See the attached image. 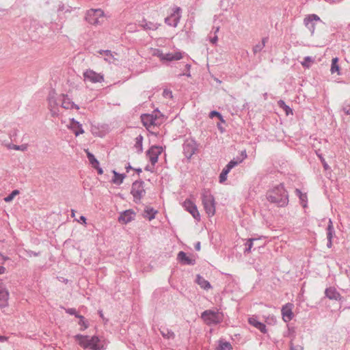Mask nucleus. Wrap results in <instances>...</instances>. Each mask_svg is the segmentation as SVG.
Segmentation results:
<instances>
[{
	"label": "nucleus",
	"instance_id": "obj_1",
	"mask_svg": "<svg viewBox=\"0 0 350 350\" xmlns=\"http://www.w3.org/2000/svg\"><path fill=\"white\" fill-rule=\"evenodd\" d=\"M267 200L278 207H284L288 204V194L283 184H280L267 192Z\"/></svg>",
	"mask_w": 350,
	"mask_h": 350
},
{
	"label": "nucleus",
	"instance_id": "obj_2",
	"mask_svg": "<svg viewBox=\"0 0 350 350\" xmlns=\"http://www.w3.org/2000/svg\"><path fill=\"white\" fill-rule=\"evenodd\" d=\"M75 338L79 345L85 349L101 350L103 348L101 340L97 336H90L77 334Z\"/></svg>",
	"mask_w": 350,
	"mask_h": 350
},
{
	"label": "nucleus",
	"instance_id": "obj_3",
	"mask_svg": "<svg viewBox=\"0 0 350 350\" xmlns=\"http://www.w3.org/2000/svg\"><path fill=\"white\" fill-rule=\"evenodd\" d=\"M201 198L204 208L209 217L215 213V201L210 190L203 189L201 193Z\"/></svg>",
	"mask_w": 350,
	"mask_h": 350
},
{
	"label": "nucleus",
	"instance_id": "obj_4",
	"mask_svg": "<svg viewBox=\"0 0 350 350\" xmlns=\"http://www.w3.org/2000/svg\"><path fill=\"white\" fill-rule=\"evenodd\" d=\"M201 318L206 325H217L222 321V317L217 312L211 310L204 311L201 314Z\"/></svg>",
	"mask_w": 350,
	"mask_h": 350
},
{
	"label": "nucleus",
	"instance_id": "obj_5",
	"mask_svg": "<svg viewBox=\"0 0 350 350\" xmlns=\"http://www.w3.org/2000/svg\"><path fill=\"white\" fill-rule=\"evenodd\" d=\"M183 148L185 156L189 159L197 152L198 144L193 139L188 138L184 142Z\"/></svg>",
	"mask_w": 350,
	"mask_h": 350
},
{
	"label": "nucleus",
	"instance_id": "obj_6",
	"mask_svg": "<svg viewBox=\"0 0 350 350\" xmlns=\"http://www.w3.org/2000/svg\"><path fill=\"white\" fill-rule=\"evenodd\" d=\"M144 185V182L142 180H136L132 184L131 193L135 202L140 201L146 193Z\"/></svg>",
	"mask_w": 350,
	"mask_h": 350
},
{
	"label": "nucleus",
	"instance_id": "obj_7",
	"mask_svg": "<svg viewBox=\"0 0 350 350\" xmlns=\"http://www.w3.org/2000/svg\"><path fill=\"white\" fill-rule=\"evenodd\" d=\"M104 16V12L101 9H90L87 11L85 20L91 25H98L99 18Z\"/></svg>",
	"mask_w": 350,
	"mask_h": 350
},
{
	"label": "nucleus",
	"instance_id": "obj_8",
	"mask_svg": "<svg viewBox=\"0 0 350 350\" xmlns=\"http://www.w3.org/2000/svg\"><path fill=\"white\" fill-rule=\"evenodd\" d=\"M162 152L163 148L159 146H152L146 152V155L149 157L150 161L153 166L157 163L159 156Z\"/></svg>",
	"mask_w": 350,
	"mask_h": 350
},
{
	"label": "nucleus",
	"instance_id": "obj_9",
	"mask_svg": "<svg viewBox=\"0 0 350 350\" xmlns=\"http://www.w3.org/2000/svg\"><path fill=\"white\" fill-rule=\"evenodd\" d=\"M83 77L85 81L92 83H100L104 81L103 75L90 69L83 72Z\"/></svg>",
	"mask_w": 350,
	"mask_h": 350
},
{
	"label": "nucleus",
	"instance_id": "obj_10",
	"mask_svg": "<svg viewBox=\"0 0 350 350\" xmlns=\"http://www.w3.org/2000/svg\"><path fill=\"white\" fill-rule=\"evenodd\" d=\"M183 207L197 220L200 219V215L196 205L189 199H186L183 204Z\"/></svg>",
	"mask_w": 350,
	"mask_h": 350
},
{
	"label": "nucleus",
	"instance_id": "obj_11",
	"mask_svg": "<svg viewBox=\"0 0 350 350\" xmlns=\"http://www.w3.org/2000/svg\"><path fill=\"white\" fill-rule=\"evenodd\" d=\"M180 10L179 7H176L174 12L170 16L165 18V23L170 26L176 27L180 18Z\"/></svg>",
	"mask_w": 350,
	"mask_h": 350
},
{
	"label": "nucleus",
	"instance_id": "obj_12",
	"mask_svg": "<svg viewBox=\"0 0 350 350\" xmlns=\"http://www.w3.org/2000/svg\"><path fill=\"white\" fill-rule=\"evenodd\" d=\"M320 21V18L316 14L308 15L304 20L305 26L308 29L312 34L314 33L315 30L314 21Z\"/></svg>",
	"mask_w": 350,
	"mask_h": 350
},
{
	"label": "nucleus",
	"instance_id": "obj_13",
	"mask_svg": "<svg viewBox=\"0 0 350 350\" xmlns=\"http://www.w3.org/2000/svg\"><path fill=\"white\" fill-rule=\"evenodd\" d=\"M293 305L291 303H288L282 306V319L285 322H288L293 318L294 315L292 312Z\"/></svg>",
	"mask_w": 350,
	"mask_h": 350
},
{
	"label": "nucleus",
	"instance_id": "obj_14",
	"mask_svg": "<svg viewBox=\"0 0 350 350\" xmlns=\"http://www.w3.org/2000/svg\"><path fill=\"white\" fill-rule=\"evenodd\" d=\"M142 122L146 127H150L158 124L157 115L143 114L142 116Z\"/></svg>",
	"mask_w": 350,
	"mask_h": 350
},
{
	"label": "nucleus",
	"instance_id": "obj_15",
	"mask_svg": "<svg viewBox=\"0 0 350 350\" xmlns=\"http://www.w3.org/2000/svg\"><path fill=\"white\" fill-rule=\"evenodd\" d=\"M59 100L62 102V107L64 109H79V107L77 105L75 104L72 101H71V100L68 98V95L62 94Z\"/></svg>",
	"mask_w": 350,
	"mask_h": 350
},
{
	"label": "nucleus",
	"instance_id": "obj_16",
	"mask_svg": "<svg viewBox=\"0 0 350 350\" xmlns=\"http://www.w3.org/2000/svg\"><path fill=\"white\" fill-rule=\"evenodd\" d=\"M135 213L129 209L122 213L118 217L119 222L127 224L134 219Z\"/></svg>",
	"mask_w": 350,
	"mask_h": 350
},
{
	"label": "nucleus",
	"instance_id": "obj_17",
	"mask_svg": "<svg viewBox=\"0 0 350 350\" xmlns=\"http://www.w3.org/2000/svg\"><path fill=\"white\" fill-rule=\"evenodd\" d=\"M177 259L183 265H193L196 264L195 258L187 256L186 253L183 251L178 252Z\"/></svg>",
	"mask_w": 350,
	"mask_h": 350
},
{
	"label": "nucleus",
	"instance_id": "obj_18",
	"mask_svg": "<svg viewBox=\"0 0 350 350\" xmlns=\"http://www.w3.org/2000/svg\"><path fill=\"white\" fill-rule=\"evenodd\" d=\"M325 297L331 300H340L341 299L340 294L334 287L327 288L325 291Z\"/></svg>",
	"mask_w": 350,
	"mask_h": 350
},
{
	"label": "nucleus",
	"instance_id": "obj_19",
	"mask_svg": "<svg viewBox=\"0 0 350 350\" xmlns=\"http://www.w3.org/2000/svg\"><path fill=\"white\" fill-rule=\"evenodd\" d=\"M247 157V154L245 151L241 152V157H237L236 159H233L231 160L226 167L230 171L233 167L242 163L243 161Z\"/></svg>",
	"mask_w": 350,
	"mask_h": 350
},
{
	"label": "nucleus",
	"instance_id": "obj_20",
	"mask_svg": "<svg viewBox=\"0 0 350 350\" xmlns=\"http://www.w3.org/2000/svg\"><path fill=\"white\" fill-rule=\"evenodd\" d=\"M248 322L251 325H253L258 329H259L262 333H266L267 329L266 325L260 321H258L255 317H250L248 319Z\"/></svg>",
	"mask_w": 350,
	"mask_h": 350
},
{
	"label": "nucleus",
	"instance_id": "obj_21",
	"mask_svg": "<svg viewBox=\"0 0 350 350\" xmlns=\"http://www.w3.org/2000/svg\"><path fill=\"white\" fill-rule=\"evenodd\" d=\"M159 25V23L147 21L146 19H143L140 23V26L145 30H156Z\"/></svg>",
	"mask_w": 350,
	"mask_h": 350
},
{
	"label": "nucleus",
	"instance_id": "obj_22",
	"mask_svg": "<svg viewBox=\"0 0 350 350\" xmlns=\"http://www.w3.org/2000/svg\"><path fill=\"white\" fill-rule=\"evenodd\" d=\"M162 61L171 62L174 60H179L182 59L183 56L180 52H176L175 53H165L164 54Z\"/></svg>",
	"mask_w": 350,
	"mask_h": 350
},
{
	"label": "nucleus",
	"instance_id": "obj_23",
	"mask_svg": "<svg viewBox=\"0 0 350 350\" xmlns=\"http://www.w3.org/2000/svg\"><path fill=\"white\" fill-rule=\"evenodd\" d=\"M196 282L200 286L201 288L207 290L211 288L209 282L206 280L203 277L200 276V275H197Z\"/></svg>",
	"mask_w": 350,
	"mask_h": 350
},
{
	"label": "nucleus",
	"instance_id": "obj_24",
	"mask_svg": "<svg viewBox=\"0 0 350 350\" xmlns=\"http://www.w3.org/2000/svg\"><path fill=\"white\" fill-rule=\"evenodd\" d=\"M59 101L55 96L54 92H51L48 96V103H49V107H56L59 105Z\"/></svg>",
	"mask_w": 350,
	"mask_h": 350
},
{
	"label": "nucleus",
	"instance_id": "obj_25",
	"mask_svg": "<svg viewBox=\"0 0 350 350\" xmlns=\"http://www.w3.org/2000/svg\"><path fill=\"white\" fill-rule=\"evenodd\" d=\"M113 178L112 179V182L116 185H120L122 183L123 180L126 176L125 174L118 173L115 170L113 171Z\"/></svg>",
	"mask_w": 350,
	"mask_h": 350
},
{
	"label": "nucleus",
	"instance_id": "obj_26",
	"mask_svg": "<svg viewBox=\"0 0 350 350\" xmlns=\"http://www.w3.org/2000/svg\"><path fill=\"white\" fill-rule=\"evenodd\" d=\"M338 61L339 59L338 57H334L332 59L330 69L332 74L337 72L338 75H340V66L338 64Z\"/></svg>",
	"mask_w": 350,
	"mask_h": 350
},
{
	"label": "nucleus",
	"instance_id": "obj_27",
	"mask_svg": "<svg viewBox=\"0 0 350 350\" xmlns=\"http://www.w3.org/2000/svg\"><path fill=\"white\" fill-rule=\"evenodd\" d=\"M143 136L139 135L135 138V148L137 149V152L140 154L143 152Z\"/></svg>",
	"mask_w": 350,
	"mask_h": 350
},
{
	"label": "nucleus",
	"instance_id": "obj_28",
	"mask_svg": "<svg viewBox=\"0 0 350 350\" xmlns=\"http://www.w3.org/2000/svg\"><path fill=\"white\" fill-rule=\"evenodd\" d=\"M145 214L144 217L148 218V220H152L155 217V214L157 213L153 208L146 207L144 211Z\"/></svg>",
	"mask_w": 350,
	"mask_h": 350
},
{
	"label": "nucleus",
	"instance_id": "obj_29",
	"mask_svg": "<svg viewBox=\"0 0 350 350\" xmlns=\"http://www.w3.org/2000/svg\"><path fill=\"white\" fill-rule=\"evenodd\" d=\"M335 234L334 228L332 220L329 219V223L327 227V239L332 240L333 237Z\"/></svg>",
	"mask_w": 350,
	"mask_h": 350
},
{
	"label": "nucleus",
	"instance_id": "obj_30",
	"mask_svg": "<svg viewBox=\"0 0 350 350\" xmlns=\"http://www.w3.org/2000/svg\"><path fill=\"white\" fill-rule=\"evenodd\" d=\"M278 105L280 108L284 109L287 116H288L289 114H293L292 109L289 106L286 105L284 100H280L278 102Z\"/></svg>",
	"mask_w": 350,
	"mask_h": 350
},
{
	"label": "nucleus",
	"instance_id": "obj_31",
	"mask_svg": "<svg viewBox=\"0 0 350 350\" xmlns=\"http://www.w3.org/2000/svg\"><path fill=\"white\" fill-rule=\"evenodd\" d=\"M87 157L92 167H97V165H99L98 161L95 158L92 153L87 152Z\"/></svg>",
	"mask_w": 350,
	"mask_h": 350
},
{
	"label": "nucleus",
	"instance_id": "obj_32",
	"mask_svg": "<svg viewBox=\"0 0 350 350\" xmlns=\"http://www.w3.org/2000/svg\"><path fill=\"white\" fill-rule=\"evenodd\" d=\"M218 350H232V347L229 342L219 340Z\"/></svg>",
	"mask_w": 350,
	"mask_h": 350
},
{
	"label": "nucleus",
	"instance_id": "obj_33",
	"mask_svg": "<svg viewBox=\"0 0 350 350\" xmlns=\"http://www.w3.org/2000/svg\"><path fill=\"white\" fill-rule=\"evenodd\" d=\"M76 317L77 319H79V320H80L79 322V324L82 326V327L81 328V330H85V329H87L88 327L89 323H88V321L85 320V318L83 316L79 314V315H76Z\"/></svg>",
	"mask_w": 350,
	"mask_h": 350
},
{
	"label": "nucleus",
	"instance_id": "obj_34",
	"mask_svg": "<svg viewBox=\"0 0 350 350\" xmlns=\"http://www.w3.org/2000/svg\"><path fill=\"white\" fill-rule=\"evenodd\" d=\"M230 171L225 167L219 175V182L224 183L227 179V175Z\"/></svg>",
	"mask_w": 350,
	"mask_h": 350
},
{
	"label": "nucleus",
	"instance_id": "obj_35",
	"mask_svg": "<svg viewBox=\"0 0 350 350\" xmlns=\"http://www.w3.org/2000/svg\"><path fill=\"white\" fill-rule=\"evenodd\" d=\"M256 240H257L256 239H249L247 240V243H245L246 247L244 250L245 254H247V253H249L251 252V250L253 247V242Z\"/></svg>",
	"mask_w": 350,
	"mask_h": 350
},
{
	"label": "nucleus",
	"instance_id": "obj_36",
	"mask_svg": "<svg viewBox=\"0 0 350 350\" xmlns=\"http://www.w3.org/2000/svg\"><path fill=\"white\" fill-rule=\"evenodd\" d=\"M19 194V191L17 189L13 190L11 193H10L8 196L4 198L5 202H10L13 200L14 197Z\"/></svg>",
	"mask_w": 350,
	"mask_h": 350
},
{
	"label": "nucleus",
	"instance_id": "obj_37",
	"mask_svg": "<svg viewBox=\"0 0 350 350\" xmlns=\"http://www.w3.org/2000/svg\"><path fill=\"white\" fill-rule=\"evenodd\" d=\"M314 62V59L310 56H307L304 58V61L301 62V64L304 67L309 68L310 66V64Z\"/></svg>",
	"mask_w": 350,
	"mask_h": 350
},
{
	"label": "nucleus",
	"instance_id": "obj_38",
	"mask_svg": "<svg viewBox=\"0 0 350 350\" xmlns=\"http://www.w3.org/2000/svg\"><path fill=\"white\" fill-rule=\"evenodd\" d=\"M209 117L211 118H213L214 117H217L220 120L221 122H225V120H224L222 115L217 111H211V113L209 114Z\"/></svg>",
	"mask_w": 350,
	"mask_h": 350
},
{
	"label": "nucleus",
	"instance_id": "obj_39",
	"mask_svg": "<svg viewBox=\"0 0 350 350\" xmlns=\"http://www.w3.org/2000/svg\"><path fill=\"white\" fill-rule=\"evenodd\" d=\"M161 334H162V336L163 337H165L167 338L174 337V333L172 331L169 330L167 329L166 330H161Z\"/></svg>",
	"mask_w": 350,
	"mask_h": 350
},
{
	"label": "nucleus",
	"instance_id": "obj_40",
	"mask_svg": "<svg viewBox=\"0 0 350 350\" xmlns=\"http://www.w3.org/2000/svg\"><path fill=\"white\" fill-rule=\"evenodd\" d=\"M342 110L346 114L350 115V100L344 103Z\"/></svg>",
	"mask_w": 350,
	"mask_h": 350
},
{
	"label": "nucleus",
	"instance_id": "obj_41",
	"mask_svg": "<svg viewBox=\"0 0 350 350\" xmlns=\"http://www.w3.org/2000/svg\"><path fill=\"white\" fill-rule=\"evenodd\" d=\"M294 338V336L291 338V340L290 342V350H304V347L299 345H295L293 343V340Z\"/></svg>",
	"mask_w": 350,
	"mask_h": 350
},
{
	"label": "nucleus",
	"instance_id": "obj_42",
	"mask_svg": "<svg viewBox=\"0 0 350 350\" xmlns=\"http://www.w3.org/2000/svg\"><path fill=\"white\" fill-rule=\"evenodd\" d=\"M299 198L302 204L303 207H306L308 201V197L306 193H302L299 196Z\"/></svg>",
	"mask_w": 350,
	"mask_h": 350
},
{
	"label": "nucleus",
	"instance_id": "obj_43",
	"mask_svg": "<svg viewBox=\"0 0 350 350\" xmlns=\"http://www.w3.org/2000/svg\"><path fill=\"white\" fill-rule=\"evenodd\" d=\"M12 148L16 150L25 151L27 149V144L13 145Z\"/></svg>",
	"mask_w": 350,
	"mask_h": 350
},
{
	"label": "nucleus",
	"instance_id": "obj_44",
	"mask_svg": "<svg viewBox=\"0 0 350 350\" xmlns=\"http://www.w3.org/2000/svg\"><path fill=\"white\" fill-rule=\"evenodd\" d=\"M263 48L264 44L258 43L253 47V52L254 54H256L257 53L261 51Z\"/></svg>",
	"mask_w": 350,
	"mask_h": 350
},
{
	"label": "nucleus",
	"instance_id": "obj_45",
	"mask_svg": "<svg viewBox=\"0 0 350 350\" xmlns=\"http://www.w3.org/2000/svg\"><path fill=\"white\" fill-rule=\"evenodd\" d=\"M190 68H191V65L189 64H187L185 65V69H186V72H183V73H180L178 75V77H182V76H187V77H191V74H190Z\"/></svg>",
	"mask_w": 350,
	"mask_h": 350
},
{
	"label": "nucleus",
	"instance_id": "obj_46",
	"mask_svg": "<svg viewBox=\"0 0 350 350\" xmlns=\"http://www.w3.org/2000/svg\"><path fill=\"white\" fill-rule=\"evenodd\" d=\"M49 110L51 113L52 116H57L59 114V109L58 107H49Z\"/></svg>",
	"mask_w": 350,
	"mask_h": 350
},
{
	"label": "nucleus",
	"instance_id": "obj_47",
	"mask_svg": "<svg viewBox=\"0 0 350 350\" xmlns=\"http://www.w3.org/2000/svg\"><path fill=\"white\" fill-rule=\"evenodd\" d=\"M163 96L165 98H172V92L168 89H165L163 92Z\"/></svg>",
	"mask_w": 350,
	"mask_h": 350
},
{
	"label": "nucleus",
	"instance_id": "obj_48",
	"mask_svg": "<svg viewBox=\"0 0 350 350\" xmlns=\"http://www.w3.org/2000/svg\"><path fill=\"white\" fill-rule=\"evenodd\" d=\"M77 128V129L74 131L75 135L76 136H78L80 134H83L84 133V130L83 129L81 124H79V126Z\"/></svg>",
	"mask_w": 350,
	"mask_h": 350
},
{
	"label": "nucleus",
	"instance_id": "obj_49",
	"mask_svg": "<svg viewBox=\"0 0 350 350\" xmlns=\"http://www.w3.org/2000/svg\"><path fill=\"white\" fill-rule=\"evenodd\" d=\"M154 55L159 57L161 59V60H163V57H164V53H163L162 51L159 49H157L154 52Z\"/></svg>",
	"mask_w": 350,
	"mask_h": 350
},
{
	"label": "nucleus",
	"instance_id": "obj_50",
	"mask_svg": "<svg viewBox=\"0 0 350 350\" xmlns=\"http://www.w3.org/2000/svg\"><path fill=\"white\" fill-rule=\"evenodd\" d=\"M66 313L71 314V315H79L77 312L75 308H68L66 310Z\"/></svg>",
	"mask_w": 350,
	"mask_h": 350
},
{
	"label": "nucleus",
	"instance_id": "obj_51",
	"mask_svg": "<svg viewBox=\"0 0 350 350\" xmlns=\"http://www.w3.org/2000/svg\"><path fill=\"white\" fill-rule=\"evenodd\" d=\"M71 124L73 128H77L79 126V124H81L78 121L75 120L74 118L71 120Z\"/></svg>",
	"mask_w": 350,
	"mask_h": 350
},
{
	"label": "nucleus",
	"instance_id": "obj_52",
	"mask_svg": "<svg viewBox=\"0 0 350 350\" xmlns=\"http://www.w3.org/2000/svg\"><path fill=\"white\" fill-rule=\"evenodd\" d=\"M93 167L97 170L98 174H102L103 173V170L101 167H99V165H98L97 167Z\"/></svg>",
	"mask_w": 350,
	"mask_h": 350
},
{
	"label": "nucleus",
	"instance_id": "obj_53",
	"mask_svg": "<svg viewBox=\"0 0 350 350\" xmlns=\"http://www.w3.org/2000/svg\"><path fill=\"white\" fill-rule=\"evenodd\" d=\"M217 40H218L217 36H214L213 38H211V42L213 44H215V43H216V42H217Z\"/></svg>",
	"mask_w": 350,
	"mask_h": 350
},
{
	"label": "nucleus",
	"instance_id": "obj_54",
	"mask_svg": "<svg viewBox=\"0 0 350 350\" xmlns=\"http://www.w3.org/2000/svg\"><path fill=\"white\" fill-rule=\"evenodd\" d=\"M268 38L265 37L262 39V42L260 44H264V46H265V44L268 42Z\"/></svg>",
	"mask_w": 350,
	"mask_h": 350
},
{
	"label": "nucleus",
	"instance_id": "obj_55",
	"mask_svg": "<svg viewBox=\"0 0 350 350\" xmlns=\"http://www.w3.org/2000/svg\"><path fill=\"white\" fill-rule=\"evenodd\" d=\"M295 192L298 197L303 193L299 189H296Z\"/></svg>",
	"mask_w": 350,
	"mask_h": 350
},
{
	"label": "nucleus",
	"instance_id": "obj_56",
	"mask_svg": "<svg viewBox=\"0 0 350 350\" xmlns=\"http://www.w3.org/2000/svg\"><path fill=\"white\" fill-rule=\"evenodd\" d=\"M195 249L197 250V251H199L200 250V242H198L196 245H195Z\"/></svg>",
	"mask_w": 350,
	"mask_h": 350
},
{
	"label": "nucleus",
	"instance_id": "obj_57",
	"mask_svg": "<svg viewBox=\"0 0 350 350\" xmlns=\"http://www.w3.org/2000/svg\"><path fill=\"white\" fill-rule=\"evenodd\" d=\"M5 271V268L3 266H0V274L4 273Z\"/></svg>",
	"mask_w": 350,
	"mask_h": 350
},
{
	"label": "nucleus",
	"instance_id": "obj_58",
	"mask_svg": "<svg viewBox=\"0 0 350 350\" xmlns=\"http://www.w3.org/2000/svg\"><path fill=\"white\" fill-rule=\"evenodd\" d=\"M332 245V240H327V246L329 248H331Z\"/></svg>",
	"mask_w": 350,
	"mask_h": 350
},
{
	"label": "nucleus",
	"instance_id": "obj_59",
	"mask_svg": "<svg viewBox=\"0 0 350 350\" xmlns=\"http://www.w3.org/2000/svg\"><path fill=\"white\" fill-rule=\"evenodd\" d=\"M81 221L82 222H83V223H85H85H86V218H85L83 215H81V216L80 217V220H79V221Z\"/></svg>",
	"mask_w": 350,
	"mask_h": 350
},
{
	"label": "nucleus",
	"instance_id": "obj_60",
	"mask_svg": "<svg viewBox=\"0 0 350 350\" xmlns=\"http://www.w3.org/2000/svg\"><path fill=\"white\" fill-rule=\"evenodd\" d=\"M110 53H111V51H108V50H107V51H100V54L105 53V54L108 55Z\"/></svg>",
	"mask_w": 350,
	"mask_h": 350
},
{
	"label": "nucleus",
	"instance_id": "obj_61",
	"mask_svg": "<svg viewBox=\"0 0 350 350\" xmlns=\"http://www.w3.org/2000/svg\"><path fill=\"white\" fill-rule=\"evenodd\" d=\"M138 174H139L142 170L141 168H135V169H133Z\"/></svg>",
	"mask_w": 350,
	"mask_h": 350
},
{
	"label": "nucleus",
	"instance_id": "obj_62",
	"mask_svg": "<svg viewBox=\"0 0 350 350\" xmlns=\"http://www.w3.org/2000/svg\"><path fill=\"white\" fill-rule=\"evenodd\" d=\"M133 169L131 165L129 163L127 166H126V172H128L129 170H132Z\"/></svg>",
	"mask_w": 350,
	"mask_h": 350
},
{
	"label": "nucleus",
	"instance_id": "obj_63",
	"mask_svg": "<svg viewBox=\"0 0 350 350\" xmlns=\"http://www.w3.org/2000/svg\"><path fill=\"white\" fill-rule=\"evenodd\" d=\"M217 127L221 133L224 131V129L221 127V126L219 124H217Z\"/></svg>",
	"mask_w": 350,
	"mask_h": 350
},
{
	"label": "nucleus",
	"instance_id": "obj_64",
	"mask_svg": "<svg viewBox=\"0 0 350 350\" xmlns=\"http://www.w3.org/2000/svg\"><path fill=\"white\" fill-rule=\"evenodd\" d=\"M6 337L5 336H0V341L1 342H3L5 340H6Z\"/></svg>",
	"mask_w": 350,
	"mask_h": 350
}]
</instances>
